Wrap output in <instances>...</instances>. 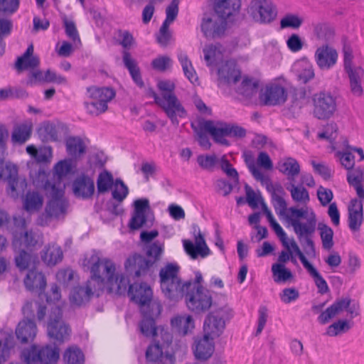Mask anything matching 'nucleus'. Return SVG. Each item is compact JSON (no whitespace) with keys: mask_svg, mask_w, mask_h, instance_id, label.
<instances>
[{"mask_svg":"<svg viewBox=\"0 0 364 364\" xmlns=\"http://www.w3.org/2000/svg\"><path fill=\"white\" fill-rule=\"evenodd\" d=\"M33 123L31 121H25L16 125L11 133V141L14 144H23L27 141L32 133Z\"/></svg>","mask_w":364,"mask_h":364,"instance_id":"obj_38","label":"nucleus"},{"mask_svg":"<svg viewBox=\"0 0 364 364\" xmlns=\"http://www.w3.org/2000/svg\"><path fill=\"white\" fill-rule=\"evenodd\" d=\"M31 178L33 183L37 188H43L46 191L47 186H58L60 181L50 182L48 180V174L43 169H38V171L31 173Z\"/></svg>","mask_w":364,"mask_h":364,"instance_id":"obj_56","label":"nucleus"},{"mask_svg":"<svg viewBox=\"0 0 364 364\" xmlns=\"http://www.w3.org/2000/svg\"><path fill=\"white\" fill-rule=\"evenodd\" d=\"M152 93L155 103L164 111L173 124H178V117L183 118L186 116V111L176 95L160 97L156 93Z\"/></svg>","mask_w":364,"mask_h":364,"instance_id":"obj_11","label":"nucleus"},{"mask_svg":"<svg viewBox=\"0 0 364 364\" xmlns=\"http://www.w3.org/2000/svg\"><path fill=\"white\" fill-rule=\"evenodd\" d=\"M303 260V265L307 269L309 273L314 277L315 284L318 289V291L321 294L326 293L328 291V287L325 279L313 267L308 260Z\"/></svg>","mask_w":364,"mask_h":364,"instance_id":"obj_55","label":"nucleus"},{"mask_svg":"<svg viewBox=\"0 0 364 364\" xmlns=\"http://www.w3.org/2000/svg\"><path fill=\"white\" fill-rule=\"evenodd\" d=\"M279 170L286 175L290 181H294V178L300 173V166L294 159L288 158L279 164Z\"/></svg>","mask_w":364,"mask_h":364,"instance_id":"obj_48","label":"nucleus"},{"mask_svg":"<svg viewBox=\"0 0 364 364\" xmlns=\"http://www.w3.org/2000/svg\"><path fill=\"white\" fill-rule=\"evenodd\" d=\"M303 23V18L296 14H287L280 21V26L282 28H299Z\"/></svg>","mask_w":364,"mask_h":364,"instance_id":"obj_64","label":"nucleus"},{"mask_svg":"<svg viewBox=\"0 0 364 364\" xmlns=\"http://www.w3.org/2000/svg\"><path fill=\"white\" fill-rule=\"evenodd\" d=\"M203 128L208 133L217 144L229 146L228 137V123L223 121L202 120Z\"/></svg>","mask_w":364,"mask_h":364,"instance_id":"obj_23","label":"nucleus"},{"mask_svg":"<svg viewBox=\"0 0 364 364\" xmlns=\"http://www.w3.org/2000/svg\"><path fill=\"white\" fill-rule=\"evenodd\" d=\"M191 127L199 144L205 150L210 149L211 143L206 134L207 132L205 131V129L203 128L202 120L198 121L197 123H192Z\"/></svg>","mask_w":364,"mask_h":364,"instance_id":"obj_57","label":"nucleus"},{"mask_svg":"<svg viewBox=\"0 0 364 364\" xmlns=\"http://www.w3.org/2000/svg\"><path fill=\"white\" fill-rule=\"evenodd\" d=\"M24 284L30 291H41L46 287V280L41 272L33 269L28 272L24 279Z\"/></svg>","mask_w":364,"mask_h":364,"instance_id":"obj_39","label":"nucleus"},{"mask_svg":"<svg viewBox=\"0 0 364 364\" xmlns=\"http://www.w3.org/2000/svg\"><path fill=\"white\" fill-rule=\"evenodd\" d=\"M172 328L180 335L191 333L195 328V322L191 315L183 314L175 316L171 320Z\"/></svg>","mask_w":364,"mask_h":364,"instance_id":"obj_28","label":"nucleus"},{"mask_svg":"<svg viewBox=\"0 0 364 364\" xmlns=\"http://www.w3.org/2000/svg\"><path fill=\"white\" fill-rule=\"evenodd\" d=\"M197 162L203 169L213 171L220 159L215 154H201L197 157Z\"/></svg>","mask_w":364,"mask_h":364,"instance_id":"obj_60","label":"nucleus"},{"mask_svg":"<svg viewBox=\"0 0 364 364\" xmlns=\"http://www.w3.org/2000/svg\"><path fill=\"white\" fill-rule=\"evenodd\" d=\"M47 331L50 338L59 343H63L69 338L71 331L62 318L60 308L56 307L55 311L49 313Z\"/></svg>","mask_w":364,"mask_h":364,"instance_id":"obj_12","label":"nucleus"},{"mask_svg":"<svg viewBox=\"0 0 364 364\" xmlns=\"http://www.w3.org/2000/svg\"><path fill=\"white\" fill-rule=\"evenodd\" d=\"M193 240H183V246L186 253L192 259L205 258L210 255L205 237L198 228H194Z\"/></svg>","mask_w":364,"mask_h":364,"instance_id":"obj_15","label":"nucleus"},{"mask_svg":"<svg viewBox=\"0 0 364 364\" xmlns=\"http://www.w3.org/2000/svg\"><path fill=\"white\" fill-rule=\"evenodd\" d=\"M286 189L290 193L291 199L296 203L306 205L310 201L309 191L302 185H296L290 181L286 185Z\"/></svg>","mask_w":364,"mask_h":364,"instance_id":"obj_41","label":"nucleus"},{"mask_svg":"<svg viewBox=\"0 0 364 364\" xmlns=\"http://www.w3.org/2000/svg\"><path fill=\"white\" fill-rule=\"evenodd\" d=\"M39 58L33 55V46L30 45L23 55L18 58L16 68L18 70L34 68L39 65Z\"/></svg>","mask_w":364,"mask_h":364,"instance_id":"obj_42","label":"nucleus"},{"mask_svg":"<svg viewBox=\"0 0 364 364\" xmlns=\"http://www.w3.org/2000/svg\"><path fill=\"white\" fill-rule=\"evenodd\" d=\"M214 12L225 20L240 7V0H212Z\"/></svg>","mask_w":364,"mask_h":364,"instance_id":"obj_32","label":"nucleus"},{"mask_svg":"<svg viewBox=\"0 0 364 364\" xmlns=\"http://www.w3.org/2000/svg\"><path fill=\"white\" fill-rule=\"evenodd\" d=\"M123 62L125 67L129 70V73L135 83L139 87H143L144 85L141 77L139 68L136 60L132 58L131 54L129 52H124Z\"/></svg>","mask_w":364,"mask_h":364,"instance_id":"obj_46","label":"nucleus"},{"mask_svg":"<svg viewBox=\"0 0 364 364\" xmlns=\"http://www.w3.org/2000/svg\"><path fill=\"white\" fill-rule=\"evenodd\" d=\"M347 181L355 190L359 199L364 200V170L360 167L349 170L347 173Z\"/></svg>","mask_w":364,"mask_h":364,"instance_id":"obj_36","label":"nucleus"},{"mask_svg":"<svg viewBox=\"0 0 364 364\" xmlns=\"http://www.w3.org/2000/svg\"><path fill=\"white\" fill-rule=\"evenodd\" d=\"M114 96V91L109 87H88L87 100L84 103L87 113L94 117L105 113L108 109V102Z\"/></svg>","mask_w":364,"mask_h":364,"instance_id":"obj_7","label":"nucleus"},{"mask_svg":"<svg viewBox=\"0 0 364 364\" xmlns=\"http://www.w3.org/2000/svg\"><path fill=\"white\" fill-rule=\"evenodd\" d=\"M60 293L57 286L53 285L50 289V292L47 296L46 301L47 305L46 306H38L37 316L38 320H42L46 315V310L49 309L50 311H55L56 307L60 308L58 305H55V301H58L60 299Z\"/></svg>","mask_w":364,"mask_h":364,"instance_id":"obj_43","label":"nucleus"},{"mask_svg":"<svg viewBox=\"0 0 364 364\" xmlns=\"http://www.w3.org/2000/svg\"><path fill=\"white\" fill-rule=\"evenodd\" d=\"M14 224L19 230L14 233L13 247L15 249H20L22 246L27 248L35 247L38 240L31 232L25 230L26 221L23 218L14 217Z\"/></svg>","mask_w":364,"mask_h":364,"instance_id":"obj_22","label":"nucleus"},{"mask_svg":"<svg viewBox=\"0 0 364 364\" xmlns=\"http://www.w3.org/2000/svg\"><path fill=\"white\" fill-rule=\"evenodd\" d=\"M161 306L159 301H154L151 304V309L147 310V313L142 312L144 318L140 324V329L142 334L145 336H154L156 334V328L154 318L160 315Z\"/></svg>","mask_w":364,"mask_h":364,"instance_id":"obj_25","label":"nucleus"},{"mask_svg":"<svg viewBox=\"0 0 364 364\" xmlns=\"http://www.w3.org/2000/svg\"><path fill=\"white\" fill-rule=\"evenodd\" d=\"M63 258V251L59 245L50 243L41 252V259L47 266L53 267Z\"/></svg>","mask_w":364,"mask_h":364,"instance_id":"obj_33","label":"nucleus"},{"mask_svg":"<svg viewBox=\"0 0 364 364\" xmlns=\"http://www.w3.org/2000/svg\"><path fill=\"white\" fill-rule=\"evenodd\" d=\"M178 59L181 65L185 76L191 83L196 82L198 81L196 72L186 53L180 52L178 54Z\"/></svg>","mask_w":364,"mask_h":364,"instance_id":"obj_52","label":"nucleus"},{"mask_svg":"<svg viewBox=\"0 0 364 364\" xmlns=\"http://www.w3.org/2000/svg\"><path fill=\"white\" fill-rule=\"evenodd\" d=\"M94 171H86L78 173L72 183L74 196L82 200L91 199L95 192Z\"/></svg>","mask_w":364,"mask_h":364,"instance_id":"obj_13","label":"nucleus"},{"mask_svg":"<svg viewBox=\"0 0 364 364\" xmlns=\"http://www.w3.org/2000/svg\"><path fill=\"white\" fill-rule=\"evenodd\" d=\"M193 349L197 359L203 360H207L211 357L214 352L213 340H211L204 335L202 338L195 340Z\"/></svg>","mask_w":364,"mask_h":364,"instance_id":"obj_30","label":"nucleus"},{"mask_svg":"<svg viewBox=\"0 0 364 364\" xmlns=\"http://www.w3.org/2000/svg\"><path fill=\"white\" fill-rule=\"evenodd\" d=\"M123 62L125 67L129 70V73L135 83L139 87H143L144 85L141 77L139 68L136 60L132 58L131 54L129 52H124Z\"/></svg>","mask_w":364,"mask_h":364,"instance_id":"obj_45","label":"nucleus"},{"mask_svg":"<svg viewBox=\"0 0 364 364\" xmlns=\"http://www.w3.org/2000/svg\"><path fill=\"white\" fill-rule=\"evenodd\" d=\"M74 168L75 165L72 159H64L58 161L53 168L55 174L58 176L57 181H60V179L71 173Z\"/></svg>","mask_w":364,"mask_h":364,"instance_id":"obj_59","label":"nucleus"},{"mask_svg":"<svg viewBox=\"0 0 364 364\" xmlns=\"http://www.w3.org/2000/svg\"><path fill=\"white\" fill-rule=\"evenodd\" d=\"M297 80L303 84L314 78L315 71L313 64L307 58H302L294 64Z\"/></svg>","mask_w":364,"mask_h":364,"instance_id":"obj_29","label":"nucleus"},{"mask_svg":"<svg viewBox=\"0 0 364 364\" xmlns=\"http://www.w3.org/2000/svg\"><path fill=\"white\" fill-rule=\"evenodd\" d=\"M0 180L8 183V193L14 198L23 194L27 187L26 180L18 178L17 166L11 162L4 163V159L0 161Z\"/></svg>","mask_w":364,"mask_h":364,"instance_id":"obj_8","label":"nucleus"},{"mask_svg":"<svg viewBox=\"0 0 364 364\" xmlns=\"http://www.w3.org/2000/svg\"><path fill=\"white\" fill-rule=\"evenodd\" d=\"M314 102V114L318 119H328L331 117L336 111V100L329 93L320 92L315 95Z\"/></svg>","mask_w":364,"mask_h":364,"instance_id":"obj_19","label":"nucleus"},{"mask_svg":"<svg viewBox=\"0 0 364 364\" xmlns=\"http://www.w3.org/2000/svg\"><path fill=\"white\" fill-rule=\"evenodd\" d=\"M84 269L90 272V277L83 285L75 287L70 296L72 305L80 306L92 296H99L104 290L109 293H125L129 285L128 278L118 271L117 264L109 258H101L100 253L92 252L82 260Z\"/></svg>","mask_w":364,"mask_h":364,"instance_id":"obj_1","label":"nucleus"},{"mask_svg":"<svg viewBox=\"0 0 364 364\" xmlns=\"http://www.w3.org/2000/svg\"><path fill=\"white\" fill-rule=\"evenodd\" d=\"M277 214L284 219L288 225L293 228L301 242H304L308 247L313 249L314 242L311 236L316 230V217L311 208L290 207L287 208V203L282 197L272 199Z\"/></svg>","mask_w":364,"mask_h":364,"instance_id":"obj_3","label":"nucleus"},{"mask_svg":"<svg viewBox=\"0 0 364 364\" xmlns=\"http://www.w3.org/2000/svg\"><path fill=\"white\" fill-rule=\"evenodd\" d=\"M272 272L274 281L277 283H285L293 277L291 272L282 263L273 264Z\"/></svg>","mask_w":364,"mask_h":364,"instance_id":"obj_53","label":"nucleus"},{"mask_svg":"<svg viewBox=\"0 0 364 364\" xmlns=\"http://www.w3.org/2000/svg\"><path fill=\"white\" fill-rule=\"evenodd\" d=\"M232 316V310L226 306L210 312L204 321V335L211 340L218 338L223 333L225 328L224 318H230Z\"/></svg>","mask_w":364,"mask_h":364,"instance_id":"obj_9","label":"nucleus"},{"mask_svg":"<svg viewBox=\"0 0 364 364\" xmlns=\"http://www.w3.org/2000/svg\"><path fill=\"white\" fill-rule=\"evenodd\" d=\"M259 98L264 105L275 106L286 102L287 93L282 85L272 83L260 90Z\"/></svg>","mask_w":364,"mask_h":364,"instance_id":"obj_17","label":"nucleus"},{"mask_svg":"<svg viewBox=\"0 0 364 364\" xmlns=\"http://www.w3.org/2000/svg\"><path fill=\"white\" fill-rule=\"evenodd\" d=\"M315 62L321 70H329L338 60V53L333 47L323 44L318 47L314 53Z\"/></svg>","mask_w":364,"mask_h":364,"instance_id":"obj_24","label":"nucleus"},{"mask_svg":"<svg viewBox=\"0 0 364 364\" xmlns=\"http://www.w3.org/2000/svg\"><path fill=\"white\" fill-rule=\"evenodd\" d=\"M21 357L27 364H51L59 360L60 350L55 346H46L38 348L33 346L23 350Z\"/></svg>","mask_w":364,"mask_h":364,"instance_id":"obj_10","label":"nucleus"},{"mask_svg":"<svg viewBox=\"0 0 364 364\" xmlns=\"http://www.w3.org/2000/svg\"><path fill=\"white\" fill-rule=\"evenodd\" d=\"M246 200L248 205L253 209L258 207L259 204L261 205L263 212H264L263 205L264 204L267 207V204L264 202L262 197L257 194L254 190L249 186H245ZM265 214V213H264Z\"/></svg>","mask_w":364,"mask_h":364,"instance_id":"obj_61","label":"nucleus"},{"mask_svg":"<svg viewBox=\"0 0 364 364\" xmlns=\"http://www.w3.org/2000/svg\"><path fill=\"white\" fill-rule=\"evenodd\" d=\"M350 327V324L348 321L339 320L328 327L326 330V335L328 336H336L341 333L348 331Z\"/></svg>","mask_w":364,"mask_h":364,"instance_id":"obj_62","label":"nucleus"},{"mask_svg":"<svg viewBox=\"0 0 364 364\" xmlns=\"http://www.w3.org/2000/svg\"><path fill=\"white\" fill-rule=\"evenodd\" d=\"M225 28L226 20L215 12L204 16L201 23V30L205 37H219L224 33Z\"/></svg>","mask_w":364,"mask_h":364,"instance_id":"obj_21","label":"nucleus"},{"mask_svg":"<svg viewBox=\"0 0 364 364\" xmlns=\"http://www.w3.org/2000/svg\"><path fill=\"white\" fill-rule=\"evenodd\" d=\"M173 61L168 55H159L151 62L153 69L159 72H164L172 67Z\"/></svg>","mask_w":364,"mask_h":364,"instance_id":"obj_63","label":"nucleus"},{"mask_svg":"<svg viewBox=\"0 0 364 364\" xmlns=\"http://www.w3.org/2000/svg\"><path fill=\"white\" fill-rule=\"evenodd\" d=\"M314 36L320 41H330L333 35V28L327 23L318 22L312 25Z\"/></svg>","mask_w":364,"mask_h":364,"instance_id":"obj_54","label":"nucleus"},{"mask_svg":"<svg viewBox=\"0 0 364 364\" xmlns=\"http://www.w3.org/2000/svg\"><path fill=\"white\" fill-rule=\"evenodd\" d=\"M43 204V197L36 192L28 193L23 199V208L30 213L39 210Z\"/></svg>","mask_w":364,"mask_h":364,"instance_id":"obj_49","label":"nucleus"},{"mask_svg":"<svg viewBox=\"0 0 364 364\" xmlns=\"http://www.w3.org/2000/svg\"><path fill=\"white\" fill-rule=\"evenodd\" d=\"M114 185V178L112 175L104 171L100 173L97 180V188L99 193H105L109 191Z\"/></svg>","mask_w":364,"mask_h":364,"instance_id":"obj_58","label":"nucleus"},{"mask_svg":"<svg viewBox=\"0 0 364 364\" xmlns=\"http://www.w3.org/2000/svg\"><path fill=\"white\" fill-rule=\"evenodd\" d=\"M363 200L353 199L348 207L349 228L353 231L358 230L363 222Z\"/></svg>","mask_w":364,"mask_h":364,"instance_id":"obj_31","label":"nucleus"},{"mask_svg":"<svg viewBox=\"0 0 364 364\" xmlns=\"http://www.w3.org/2000/svg\"><path fill=\"white\" fill-rule=\"evenodd\" d=\"M258 91V83L257 81L244 77L237 88V92L243 100H251L255 97Z\"/></svg>","mask_w":364,"mask_h":364,"instance_id":"obj_44","label":"nucleus"},{"mask_svg":"<svg viewBox=\"0 0 364 364\" xmlns=\"http://www.w3.org/2000/svg\"><path fill=\"white\" fill-rule=\"evenodd\" d=\"M65 364H84L85 355L82 351L77 346H70L63 355Z\"/></svg>","mask_w":364,"mask_h":364,"instance_id":"obj_50","label":"nucleus"},{"mask_svg":"<svg viewBox=\"0 0 364 364\" xmlns=\"http://www.w3.org/2000/svg\"><path fill=\"white\" fill-rule=\"evenodd\" d=\"M204 59L208 66L218 67L224 60V49L220 45H208L203 49Z\"/></svg>","mask_w":364,"mask_h":364,"instance_id":"obj_35","label":"nucleus"},{"mask_svg":"<svg viewBox=\"0 0 364 364\" xmlns=\"http://www.w3.org/2000/svg\"><path fill=\"white\" fill-rule=\"evenodd\" d=\"M36 331V326L33 321L23 320L18 324L16 334L18 340L23 343H26L34 339Z\"/></svg>","mask_w":364,"mask_h":364,"instance_id":"obj_37","label":"nucleus"},{"mask_svg":"<svg viewBox=\"0 0 364 364\" xmlns=\"http://www.w3.org/2000/svg\"><path fill=\"white\" fill-rule=\"evenodd\" d=\"M348 74L352 93L354 95L360 96L363 94L361 82L364 79L363 69L361 67H356L355 70H350Z\"/></svg>","mask_w":364,"mask_h":364,"instance_id":"obj_47","label":"nucleus"},{"mask_svg":"<svg viewBox=\"0 0 364 364\" xmlns=\"http://www.w3.org/2000/svg\"><path fill=\"white\" fill-rule=\"evenodd\" d=\"M248 168L255 178L259 181L271 194L272 199L282 196L284 193V189L281 184L278 183H273L269 177L264 176L253 161L248 163Z\"/></svg>","mask_w":364,"mask_h":364,"instance_id":"obj_26","label":"nucleus"},{"mask_svg":"<svg viewBox=\"0 0 364 364\" xmlns=\"http://www.w3.org/2000/svg\"><path fill=\"white\" fill-rule=\"evenodd\" d=\"M350 302V299L348 298L341 299L335 301L318 317L319 323L321 324L327 323L331 318L343 312L348 306Z\"/></svg>","mask_w":364,"mask_h":364,"instance_id":"obj_34","label":"nucleus"},{"mask_svg":"<svg viewBox=\"0 0 364 364\" xmlns=\"http://www.w3.org/2000/svg\"><path fill=\"white\" fill-rule=\"evenodd\" d=\"M218 80L220 83L235 84L240 77V72L236 68L234 60L223 61L218 66Z\"/></svg>","mask_w":364,"mask_h":364,"instance_id":"obj_27","label":"nucleus"},{"mask_svg":"<svg viewBox=\"0 0 364 364\" xmlns=\"http://www.w3.org/2000/svg\"><path fill=\"white\" fill-rule=\"evenodd\" d=\"M26 152L38 163L49 164L53 159V149L43 146L37 149L34 145L27 146Z\"/></svg>","mask_w":364,"mask_h":364,"instance_id":"obj_40","label":"nucleus"},{"mask_svg":"<svg viewBox=\"0 0 364 364\" xmlns=\"http://www.w3.org/2000/svg\"><path fill=\"white\" fill-rule=\"evenodd\" d=\"M65 184L59 182L58 186H47L46 195L48 199L45 211L38 218L41 225H48L54 220L63 218L68 208V202L64 198Z\"/></svg>","mask_w":364,"mask_h":364,"instance_id":"obj_5","label":"nucleus"},{"mask_svg":"<svg viewBox=\"0 0 364 364\" xmlns=\"http://www.w3.org/2000/svg\"><path fill=\"white\" fill-rule=\"evenodd\" d=\"M65 127L58 122L45 121L39 124L37 134L43 142L59 141L65 134Z\"/></svg>","mask_w":364,"mask_h":364,"instance_id":"obj_20","label":"nucleus"},{"mask_svg":"<svg viewBox=\"0 0 364 364\" xmlns=\"http://www.w3.org/2000/svg\"><path fill=\"white\" fill-rule=\"evenodd\" d=\"M180 267L167 263L159 271L160 287L164 296L171 301H178L185 296L188 309L195 314H203L213 305L210 291L202 285L183 282L179 276Z\"/></svg>","mask_w":364,"mask_h":364,"instance_id":"obj_2","label":"nucleus"},{"mask_svg":"<svg viewBox=\"0 0 364 364\" xmlns=\"http://www.w3.org/2000/svg\"><path fill=\"white\" fill-rule=\"evenodd\" d=\"M266 217L269 223L271 228L274 231L277 236L279 238L282 245L284 247L285 250H282L278 256L277 263H282L285 265L288 261L291 260L296 262V259L294 255H298L299 259L303 264V260H307L302 252L301 251L299 245L294 238L289 239L287 233L284 232L282 226L277 222L271 210L264 204L263 205Z\"/></svg>","mask_w":364,"mask_h":364,"instance_id":"obj_6","label":"nucleus"},{"mask_svg":"<svg viewBox=\"0 0 364 364\" xmlns=\"http://www.w3.org/2000/svg\"><path fill=\"white\" fill-rule=\"evenodd\" d=\"M160 335L162 338V343L150 345L146 352V360L149 362H157L162 360L164 358L171 360L172 356L168 350L166 348L168 347L171 343V335L164 330H161Z\"/></svg>","mask_w":364,"mask_h":364,"instance_id":"obj_18","label":"nucleus"},{"mask_svg":"<svg viewBox=\"0 0 364 364\" xmlns=\"http://www.w3.org/2000/svg\"><path fill=\"white\" fill-rule=\"evenodd\" d=\"M144 250L145 257L135 254L129 257L124 264L127 270L134 269L136 277L144 275L151 267L161 261L165 252V243L156 240L146 244Z\"/></svg>","mask_w":364,"mask_h":364,"instance_id":"obj_4","label":"nucleus"},{"mask_svg":"<svg viewBox=\"0 0 364 364\" xmlns=\"http://www.w3.org/2000/svg\"><path fill=\"white\" fill-rule=\"evenodd\" d=\"M128 294L131 300L139 305L141 312L147 313L151 309L153 291L150 286L146 283L134 284L129 286Z\"/></svg>","mask_w":364,"mask_h":364,"instance_id":"obj_16","label":"nucleus"},{"mask_svg":"<svg viewBox=\"0 0 364 364\" xmlns=\"http://www.w3.org/2000/svg\"><path fill=\"white\" fill-rule=\"evenodd\" d=\"M66 151L72 157L77 159L85 152V145L79 137H70L66 141Z\"/></svg>","mask_w":364,"mask_h":364,"instance_id":"obj_51","label":"nucleus"},{"mask_svg":"<svg viewBox=\"0 0 364 364\" xmlns=\"http://www.w3.org/2000/svg\"><path fill=\"white\" fill-rule=\"evenodd\" d=\"M247 13L255 21L261 23L271 22L277 15L276 9L270 0H252Z\"/></svg>","mask_w":364,"mask_h":364,"instance_id":"obj_14","label":"nucleus"}]
</instances>
